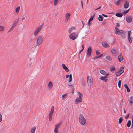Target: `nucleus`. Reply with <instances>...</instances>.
I'll return each instance as SVG.
<instances>
[{"instance_id": "obj_1", "label": "nucleus", "mask_w": 133, "mask_h": 133, "mask_svg": "<svg viewBox=\"0 0 133 133\" xmlns=\"http://www.w3.org/2000/svg\"><path fill=\"white\" fill-rule=\"evenodd\" d=\"M44 40V36L42 35L38 36L36 38V44L37 46H39L42 43Z\"/></svg>"}, {"instance_id": "obj_2", "label": "nucleus", "mask_w": 133, "mask_h": 133, "mask_svg": "<svg viewBox=\"0 0 133 133\" xmlns=\"http://www.w3.org/2000/svg\"><path fill=\"white\" fill-rule=\"evenodd\" d=\"M79 122L80 124L82 125H84L86 122V120L82 114H81L79 116Z\"/></svg>"}, {"instance_id": "obj_3", "label": "nucleus", "mask_w": 133, "mask_h": 133, "mask_svg": "<svg viewBox=\"0 0 133 133\" xmlns=\"http://www.w3.org/2000/svg\"><path fill=\"white\" fill-rule=\"evenodd\" d=\"M78 95L79 97H77L75 101V103L76 104H78L82 102V94L80 92H78Z\"/></svg>"}, {"instance_id": "obj_4", "label": "nucleus", "mask_w": 133, "mask_h": 133, "mask_svg": "<svg viewBox=\"0 0 133 133\" xmlns=\"http://www.w3.org/2000/svg\"><path fill=\"white\" fill-rule=\"evenodd\" d=\"M78 34L75 32H74L69 34V37L70 39L74 40L78 38Z\"/></svg>"}, {"instance_id": "obj_5", "label": "nucleus", "mask_w": 133, "mask_h": 133, "mask_svg": "<svg viewBox=\"0 0 133 133\" xmlns=\"http://www.w3.org/2000/svg\"><path fill=\"white\" fill-rule=\"evenodd\" d=\"M42 28V25H40L37 27L34 31L33 34L34 36H37L41 30Z\"/></svg>"}, {"instance_id": "obj_6", "label": "nucleus", "mask_w": 133, "mask_h": 133, "mask_svg": "<svg viewBox=\"0 0 133 133\" xmlns=\"http://www.w3.org/2000/svg\"><path fill=\"white\" fill-rule=\"evenodd\" d=\"M54 106H52L51 107L50 112L49 113V119L50 121H51L52 119V116L54 112Z\"/></svg>"}, {"instance_id": "obj_7", "label": "nucleus", "mask_w": 133, "mask_h": 133, "mask_svg": "<svg viewBox=\"0 0 133 133\" xmlns=\"http://www.w3.org/2000/svg\"><path fill=\"white\" fill-rule=\"evenodd\" d=\"M87 80L88 85L91 86L93 84V80L92 78L89 76L87 77Z\"/></svg>"}, {"instance_id": "obj_8", "label": "nucleus", "mask_w": 133, "mask_h": 133, "mask_svg": "<svg viewBox=\"0 0 133 133\" xmlns=\"http://www.w3.org/2000/svg\"><path fill=\"white\" fill-rule=\"evenodd\" d=\"M92 49L91 47H89L87 49L86 52V55L87 57H90L91 54Z\"/></svg>"}, {"instance_id": "obj_9", "label": "nucleus", "mask_w": 133, "mask_h": 133, "mask_svg": "<svg viewBox=\"0 0 133 133\" xmlns=\"http://www.w3.org/2000/svg\"><path fill=\"white\" fill-rule=\"evenodd\" d=\"M109 74L108 73H107L106 75H105L104 76H102L100 78V79L102 80L103 81L105 82H106L108 80L107 78Z\"/></svg>"}, {"instance_id": "obj_10", "label": "nucleus", "mask_w": 133, "mask_h": 133, "mask_svg": "<svg viewBox=\"0 0 133 133\" xmlns=\"http://www.w3.org/2000/svg\"><path fill=\"white\" fill-rule=\"evenodd\" d=\"M71 16V14L69 13H67L65 16V22H67Z\"/></svg>"}, {"instance_id": "obj_11", "label": "nucleus", "mask_w": 133, "mask_h": 133, "mask_svg": "<svg viewBox=\"0 0 133 133\" xmlns=\"http://www.w3.org/2000/svg\"><path fill=\"white\" fill-rule=\"evenodd\" d=\"M53 86L52 82L50 81L47 84V88L49 90L51 89Z\"/></svg>"}, {"instance_id": "obj_12", "label": "nucleus", "mask_w": 133, "mask_h": 133, "mask_svg": "<svg viewBox=\"0 0 133 133\" xmlns=\"http://www.w3.org/2000/svg\"><path fill=\"white\" fill-rule=\"evenodd\" d=\"M132 17L130 16H128L126 17V20L128 23H130L132 21Z\"/></svg>"}, {"instance_id": "obj_13", "label": "nucleus", "mask_w": 133, "mask_h": 133, "mask_svg": "<svg viewBox=\"0 0 133 133\" xmlns=\"http://www.w3.org/2000/svg\"><path fill=\"white\" fill-rule=\"evenodd\" d=\"M123 32V31L118 29V28H116L115 34H116L120 35Z\"/></svg>"}, {"instance_id": "obj_14", "label": "nucleus", "mask_w": 133, "mask_h": 133, "mask_svg": "<svg viewBox=\"0 0 133 133\" xmlns=\"http://www.w3.org/2000/svg\"><path fill=\"white\" fill-rule=\"evenodd\" d=\"M69 77V80L68 81V82H71L72 80V75L71 74H70V75H67L66 76V78H68Z\"/></svg>"}, {"instance_id": "obj_15", "label": "nucleus", "mask_w": 133, "mask_h": 133, "mask_svg": "<svg viewBox=\"0 0 133 133\" xmlns=\"http://www.w3.org/2000/svg\"><path fill=\"white\" fill-rule=\"evenodd\" d=\"M62 66L63 69L65 70V71H66V72H69V70L66 67L64 64H62Z\"/></svg>"}, {"instance_id": "obj_16", "label": "nucleus", "mask_w": 133, "mask_h": 133, "mask_svg": "<svg viewBox=\"0 0 133 133\" xmlns=\"http://www.w3.org/2000/svg\"><path fill=\"white\" fill-rule=\"evenodd\" d=\"M102 45L105 48H108L110 47L109 45L107 43L105 42H103L102 43Z\"/></svg>"}, {"instance_id": "obj_17", "label": "nucleus", "mask_w": 133, "mask_h": 133, "mask_svg": "<svg viewBox=\"0 0 133 133\" xmlns=\"http://www.w3.org/2000/svg\"><path fill=\"white\" fill-rule=\"evenodd\" d=\"M129 105L130 106H131L133 104V97H131L130 98V99L129 100Z\"/></svg>"}, {"instance_id": "obj_18", "label": "nucleus", "mask_w": 133, "mask_h": 133, "mask_svg": "<svg viewBox=\"0 0 133 133\" xmlns=\"http://www.w3.org/2000/svg\"><path fill=\"white\" fill-rule=\"evenodd\" d=\"M118 59L119 62L122 61L123 59L122 57V53H121L119 56L118 57Z\"/></svg>"}, {"instance_id": "obj_19", "label": "nucleus", "mask_w": 133, "mask_h": 133, "mask_svg": "<svg viewBox=\"0 0 133 133\" xmlns=\"http://www.w3.org/2000/svg\"><path fill=\"white\" fill-rule=\"evenodd\" d=\"M75 29L76 28L75 27H72L71 28L69 29L68 30V32L69 33H70L72 32L73 31V30H75Z\"/></svg>"}, {"instance_id": "obj_20", "label": "nucleus", "mask_w": 133, "mask_h": 133, "mask_svg": "<svg viewBox=\"0 0 133 133\" xmlns=\"http://www.w3.org/2000/svg\"><path fill=\"white\" fill-rule=\"evenodd\" d=\"M124 8H128L129 6V3L127 1L125 2L124 5Z\"/></svg>"}, {"instance_id": "obj_21", "label": "nucleus", "mask_w": 133, "mask_h": 133, "mask_svg": "<svg viewBox=\"0 0 133 133\" xmlns=\"http://www.w3.org/2000/svg\"><path fill=\"white\" fill-rule=\"evenodd\" d=\"M36 128L35 127H32L31 129V133H35V131L36 129Z\"/></svg>"}, {"instance_id": "obj_22", "label": "nucleus", "mask_w": 133, "mask_h": 133, "mask_svg": "<svg viewBox=\"0 0 133 133\" xmlns=\"http://www.w3.org/2000/svg\"><path fill=\"white\" fill-rule=\"evenodd\" d=\"M68 93L63 95H62V100H64L65 99H66L68 97L67 96Z\"/></svg>"}, {"instance_id": "obj_23", "label": "nucleus", "mask_w": 133, "mask_h": 133, "mask_svg": "<svg viewBox=\"0 0 133 133\" xmlns=\"http://www.w3.org/2000/svg\"><path fill=\"white\" fill-rule=\"evenodd\" d=\"M100 72L101 74L105 75H106V74H107L106 73V72L105 71L103 70H101L100 71Z\"/></svg>"}, {"instance_id": "obj_24", "label": "nucleus", "mask_w": 133, "mask_h": 133, "mask_svg": "<svg viewBox=\"0 0 133 133\" xmlns=\"http://www.w3.org/2000/svg\"><path fill=\"white\" fill-rule=\"evenodd\" d=\"M20 9V7L18 6L15 9L16 11L17 14H18L19 12V10Z\"/></svg>"}, {"instance_id": "obj_25", "label": "nucleus", "mask_w": 133, "mask_h": 133, "mask_svg": "<svg viewBox=\"0 0 133 133\" xmlns=\"http://www.w3.org/2000/svg\"><path fill=\"white\" fill-rule=\"evenodd\" d=\"M111 51L112 53L113 54H115L116 53V51L115 49H111Z\"/></svg>"}, {"instance_id": "obj_26", "label": "nucleus", "mask_w": 133, "mask_h": 133, "mask_svg": "<svg viewBox=\"0 0 133 133\" xmlns=\"http://www.w3.org/2000/svg\"><path fill=\"white\" fill-rule=\"evenodd\" d=\"M110 70L112 72H113L114 71H116L115 68V67L114 66H113L111 67L110 68Z\"/></svg>"}, {"instance_id": "obj_27", "label": "nucleus", "mask_w": 133, "mask_h": 133, "mask_svg": "<svg viewBox=\"0 0 133 133\" xmlns=\"http://www.w3.org/2000/svg\"><path fill=\"white\" fill-rule=\"evenodd\" d=\"M116 16L119 17H121L122 16V14L120 13H117L116 14H115Z\"/></svg>"}, {"instance_id": "obj_28", "label": "nucleus", "mask_w": 133, "mask_h": 133, "mask_svg": "<svg viewBox=\"0 0 133 133\" xmlns=\"http://www.w3.org/2000/svg\"><path fill=\"white\" fill-rule=\"evenodd\" d=\"M106 58L107 60L109 61H112V59L111 57L109 56H107L106 57Z\"/></svg>"}, {"instance_id": "obj_29", "label": "nucleus", "mask_w": 133, "mask_h": 133, "mask_svg": "<svg viewBox=\"0 0 133 133\" xmlns=\"http://www.w3.org/2000/svg\"><path fill=\"white\" fill-rule=\"evenodd\" d=\"M124 86V87L127 89V91L128 92H130V89L128 87L127 85V84H125Z\"/></svg>"}, {"instance_id": "obj_30", "label": "nucleus", "mask_w": 133, "mask_h": 133, "mask_svg": "<svg viewBox=\"0 0 133 133\" xmlns=\"http://www.w3.org/2000/svg\"><path fill=\"white\" fill-rule=\"evenodd\" d=\"M103 17H102V16L101 15H99L98 17V20L99 21H102L103 20Z\"/></svg>"}, {"instance_id": "obj_31", "label": "nucleus", "mask_w": 133, "mask_h": 133, "mask_svg": "<svg viewBox=\"0 0 133 133\" xmlns=\"http://www.w3.org/2000/svg\"><path fill=\"white\" fill-rule=\"evenodd\" d=\"M128 39L130 43H131L132 42V36L128 37Z\"/></svg>"}, {"instance_id": "obj_32", "label": "nucleus", "mask_w": 133, "mask_h": 133, "mask_svg": "<svg viewBox=\"0 0 133 133\" xmlns=\"http://www.w3.org/2000/svg\"><path fill=\"white\" fill-rule=\"evenodd\" d=\"M4 28L5 27L4 26L0 25V31H3Z\"/></svg>"}, {"instance_id": "obj_33", "label": "nucleus", "mask_w": 133, "mask_h": 133, "mask_svg": "<svg viewBox=\"0 0 133 133\" xmlns=\"http://www.w3.org/2000/svg\"><path fill=\"white\" fill-rule=\"evenodd\" d=\"M131 124V122L130 121H129L127 124V126L128 127H130Z\"/></svg>"}, {"instance_id": "obj_34", "label": "nucleus", "mask_w": 133, "mask_h": 133, "mask_svg": "<svg viewBox=\"0 0 133 133\" xmlns=\"http://www.w3.org/2000/svg\"><path fill=\"white\" fill-rule=\"evenodd\" d=\"M122 73L120 71H119L116 73V75L117 76H119L120 75H121Z\"/></svg>"}, {"instance_id": "obj_35", "label": "nucleus", "mask_w": 133, "mask_h": 133, "mask_svg": "<svg viewBox=\"0 0 133 133\" xmlns=\"http://www.w3.org/2000/svg\"><path fill=\"white\" fill-rule=\"evenodd\" d=\"M61 124V123H58L55 124V128L58 129V128L60 127Z\"/></svg>"}, {"instance_id": "obj_36", "label": "nucleus", "mask_w": 133, "mask_h": 133, "mask_svg": "<svg viewBox=\"0 0 133 133\" xmlns=\"http://www.w3.org/2000/svg\"><path fill=\"white\" fill-rule=\"evenodd\" d=\"M103 55V54H101V55L99 56H95L94 58V60H95L97 59L98 58H100Z\"/></svg>"}, {"instance_id": "obj_37", "label": "nucleus", "mask_w": 133, "mask_h": 133, "mask_svg": "<svg viewBox=\"0 0 133 133\" xmlns=\"http://www.w3.org/2000/svg\"><path fill=\"white\" fill-rule=\"evenodd\" d=\"M123 119L122 117H121L119 119L118 122L119 124L121 123L123 121Z\"/></svg>"}, {"instance_id": "obj_38", "label": "nucleus", "mask_w": 133, "mask_h": 133, "mask_svg": "<svg viewBox=\"0 0 133 133\" xmlns=\"http://www.w3.org/2000/svg\"><path fill=\"white\" fill-rule=\"evenodd\" d=\"M129 10H129H127L125 11H124V12H122V15H126V14L128 12Z\"/></svg>"}, {"instance_id": "obj_39", "label": "nucleus", "mask_w": 133, "mask_h": 133, "mask_svg": "<svg viewBox=\"0 0 133 133\" xmlns=\"http://www.w3.org/2000/svg\"><path fill=\"white\" fill-rule=\"evenodd\" d=\"M124 71V68L122 67L120 68V70L119 71H121V72L123 73Z\"/></svg>"}, {"instance_id": "obj_40", "label": "nucleus", "mask_w": 133, "mask_h": 133, "mask_svg": "<svg viewBox=\"0 0 133 133\" xmlns=\"http://www.w3.org/2000/svg\"><path fill=\"white\" fill-rule=\"evenodd\" d=\"M121 80H119V81H118V87L120 88H121Z\"/></svg>"}, {"instance_id": "obj_41", "label": "nucleus", "mask_w": 133, "mask_h": 133, "mask_svg": "<svg viewBox=\"0 0 133 133\" xmlns=\"http://www.w3.org/2000/svg\"><path fill=\"white\" fill-rule=\"evenodd\" d=\"M19 20V19H16L14 21V22L15 23H16V24H17Z\"/></svg>"}, {"instance_id": "obj_42", "label": "nucleus", "mask_w": 133, "mask_h": 133, "mask_svg": "<svg viewBox=\"0 0 133 133\" xmlns=\"http://www.w3.org/2000/svg\"><path fill=\"white\" fill-rule=\"evenodd\" d=\"M120 26V25L118 23H117L116 24V27L115 28V29L116 28H118Z\"/></svg>"}, {"instance_id": "obj_43", "label": "nucleus", "mask_w": 133, "mask_h": 133, "mask_svg": "<svg viewBox=\"0 0 133 133\" xmlns=\"http://www.w3.org/2000/svg\"><path fill=\"white\" fill-rule=\"evenodd\" d=\"M58 1V0H54V5H57V2Z\"/></svg>"}, {"instance_id": "obj_44", "label": "nucleus", "mask_w": 133, "mask_h": 133, "mask_svg": "<svg viewBox=\"0 0 133 133\" xmlns=\"http://www.w3.org/2000/svg\"><path fill=\"white\" fill-rule=\"evenodd\" d=\"M131 32L130 31H129L128 32V37L131 36Z\"/></svg>"}, {"instance_id": "obj_45", "label": "nucleus", "mask_w": 133, "mask_h": 133, "mask_svg": "<svg viewBox=\"0 0 133 133\" xmlns=\"http://www.w3.org/2000/svg\"><path fill=\"white\" fill-rule=\"evenodd\" d=\"M2 115L0 113V123L2 121Z\"/></svg>"}, {"instance_id": "obj_46", "label": "nucleus", "mask_w": 133, "mask_h": 133, "mask_svg": "<svg viewBox=\"0 0 133 133\" xmlns=\"http://www.w3.org/2000/svg\"><path fill=\"white\" fill-rule=\"evenodd\" d=\"M96 54L97 55H98L99 56V55L100 54H101V52H100L98 50H97L96 51Z\"/></svg>"}, {"instance_id": "obj_47", "label": "nucleus", "mask_w": 133, "mask_h": 133, "mask_svg": "<svg viewBox=\"0 0 133 133\" xmlns=\"http://www.w3.org/2000/svg\"><path fill=\"white\" fill-rule=\"evenodd\" d=\"M91 24V21L89 20L88 22V25L89 26Z\"/></svg>"}, {"instance_id": "obj_48", "label": "nucleus", "mask_w": 133, "mask_h": 133, "mask_svg": "<svg viewBox=\"0 0 133 133\" xmlns=\"http://www.w3.org/2000/svg\"><path fill=\"white\" fill-rule=\"evenodd\" d=\"M94 16H91L90 18L89 19V21H92L93 20L94 18Z\"/></svg>"}, {"instance_id": "obj_49", "label": "nucleus", "mask_w": 133, "mask_h": 133, "mask_svg": "<svg viewBox=\"0 0 133 133\" xmlns=\"http://www.w3.org/2000/svg\"><path fill=\"white\" fill-rule=\"evenodd\" d=\"M14 27H12V26L10 28L9 30V31L8 32H9L11 30H13V29L14 28Z\"/></svg>"}, {"instance_id": "obj_50", "label": "nucleus", "mask_w": 133, "mask_h": 133, "mask_svg": "<svg viewBox=\"0 0 133 133\" xmlns=\"http://www.w3.org/2000/svg\"><path fill=\"white\" fill-rule=\"evenodd\" d=\"M132 123L131 125V128L133 129V116L132 117Z\"/></svg>"}, {"instance_id": "obj_51", "label": "nucleus", "mask_w": 133, "mask_h": 133, "mask_svg": "<svg viewBox=\"0 0 133 133\" xmlns=\"http://www.w3.org/2000/svg\"><path fill=\"white\" fill-rule=\"evenodd\" d=\"M129 114L128 115H127L126 116H125V119H127L129 117Z\"/></svg>"}, {"instance_id": "obj_52", "label": "nucleus", "mask_w": 133, "mask_h": 133, "mask_svg": "<svg viewBox=\"0 0 133 133\" xmlns=\"http://www.w3.org/2000/svg\"><path fill=\"white\" fill-rule=\"evenodd\" d=\"M58 129L55 128L54 130V132L55 133H57L58 132Z\"/></svg>"}, {"instance_id": "obj_53", "label": "nucleus", "mask_w": 133, "mask_h": 133, "mask_svg": "<svg viewBox=\"0 0 133 133\" xmlns=\"http://www.w3.org/2000/svg\"><path fill=\"white\" fill-rule=\"evenodd\" d=\"M25 16H23L22 18V20L23 21V20H24L25 19Z\"/></svg>"}, {"instance_id": "obj_54", "label": "nucleus", "mask_w": 133, "mask_h": 133, "mask_svg": "<svg viewBox=\"0 0 133 133\" xmlns=\"http://www.w3.org/2000/svg\"><path fill=\"white\" fill-rule=\"evenodd\" d=\"M74 92V90H73L71 92V94H73Z\"/></svg>"}, {"instance_id": "obj_55", "label": "nucleus", "mask_w": 133, "mask_h": 133, "mask_svg": "<svg viewBox=\"0 0 133 133\" xmlns=\"http://www.w3.org/2000/svg\"><path fill=\"white\" fill-rule=\"evenodd\" d=\"M102 15L104 17H108V16L107 15H105L103 14H102Z\"/></svg>"}, {"instance_id": "obj_56", "label": "nucleus", "mask_w": 133, "mask_h": 133, "mask_svg": "<svg viewBox=\"0 0 133 133\" xmlns=\"http://www.w3.org/2000/svg\"><path fill=\"white\" fill-rule=\"evenodd\" d=\"M83 49H82V50H81L79 52V54H80L81 52H82V51H83Z\"/></svg>"}, {"instance_id": "obj_57", "label": "nucleus", "mask_w": 133, "mask_h": 133, "mask_svg": "<svg viewBox=\"0 0 133 133\" xmlns=\"http://www.w3.org/2000/svg\"><path fill=\"white\" fill-rule=\"evenodd\" d=\"M68 86H72V85L71 83H69L68 84Z\"/></svg>"}, {"instance_id": "obj_58", "label": "nucleus", "mask_w": 133, "mask_h": 133, "mask_svg": "<svg viewBox=\"0 0 133 133\" xmlns=\"http://www.w3.org/2000/svg\"><path fill=\"white\" fill-rule=\"evenodd\" d=\"M13 24L14 25H15L16 26L17 25V24H16V23H15L14 22H13V23L12 24Z\"/></svg>"}, {"instance_id": "obj_59", "label": "nucleus", "mask_w": 133, "mask_h": 133, "mask_svg": "<svg viewBox=\"0 0 133 133\" xmlns=\"http://www.w3.org/2000/svg\"><path fill=\"white\" fill-rule=\"evenodd\" d=\"M82 46L83 48L82 49H83V50L84 47V45L83 44L82 45Z\"/></svg>"}, {"instance_id": "obj_60", "label": "nucleus", "mask_w": 133, "mask_h": 133, "mask_svg": "<svg viewBox=\"0 0 133 133\" xmlns=\"http://www.w3.org/2000/svg\"><path fill=\"white\" fill-rule=\"evenodd\" d=\"M12 27H14V28H15L16 26L13 24H12Z\"/></svg>"}, {"instance_id": "obj_61", "label": "nucleus", "mask_w": 133, "mask_h": 133, "mask_svg": "<svg viewBox=\"0 0 133 133\" xmlns=\"http://www.w3.org/2000/svg\"><path fill=\"white\" fill-rule=\"evenodd\" d=\"M101 8V6H99V8H97V9H96L95 10H97V9H100V8Z\"/></svg>"}, {"instance_id": "obj_62", "label": "nucleus", "mask_w": 133, "mask_h": 133, "mask_svg": "<svg viewBox=\"0 0 133 133\" xmlns=\"http://www.w3.org/2000/svg\"><path fill=\"white\" fill-rule=\"evenodd\" d=\"M124 113H125L126 112V110L125 109H124Z\"/></svg>"}, {"instance_id": "obj_63", "label": "nucleus", "mask_w": 133, "mask_h": 133, "mask_svg": "<svg viewBox=\"0 0 133 133\" xmlns=\"http://www.w3.org/2000/svg\"><path fill=\"white\" fill-rule=\"evenodd\" d=\"M81 4L82 5H83V3L82 1H81Z\"/></svg>"}, {"instance_id": "obj_64", "label": "nucleus", "mask_w": 133, "mask_h": 133, "mask_svg": "<svg viewBox=\"0 0 133 133\" xmlns=\"http://www.w3.org/2000/svg\"><path fill=\"white\" fill-rule=\"evenodd\" d=\"M124 102V101H123V100H122L121 101V103H123V102Z\"/></svg>"}]
</instances>
